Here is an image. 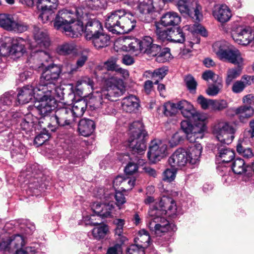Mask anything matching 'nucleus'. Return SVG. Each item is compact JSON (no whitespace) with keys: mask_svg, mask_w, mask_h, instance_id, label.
I'll return each mask as SVG.
<instances>
[{"mask_svg":"<svg viewBox=\"0 0 254 254\" xmlns=\"http://www.w3.org/2000/svg\"><path fill=\"white\" fill-rule=\"evenodd\" d=\"M183 140V138L179 132H176L172 136L169 141L172 147L176 146L179 144Z\"/></svg>","mask_w":254,"mask_h":254,"instance_id":"obj_64","label":"nucleus"},{"mask_svg":"<svg viewBox=\"0 0 254 254\" xmlns=\"http://www.w3.org/2000/svg\"><path fill=\"white\" fill-rule=\"evenodd\" d=\"M39 88L38 84L36 87L31 85L23 86L19 89L17 95V103L24 104L30 102L33 98L36 99V94L38 93Z\"/></svg>","mask_w":254,"mask_h":254,"instance_id":"obj_20","label":"nucleus"},{"mask_svg":"<svg viewBox=\"0 0 254 254\" xmlns=\"http://www.w3.org/2000/svg\"><path fill=\"white\" fill-rule=\"evenodd\" d=\"M168 70L165 67H161L155 69L153 71V79L154 83L158 84L160 80H161L167 74Z\"/></svg>","mask_w":254,"mask_h":254,"instance_id":"obj_50","label":"nucleus"},{"mask_svg":"<svg viewBox=\"0 0 254 254\" xmlns=\"http://www.w3.org/2000/svg\"><path fill=\"white\" fill-rule=\"evenodd\" d=\"M177 169V168L173 167L172 169H167L163 173V180L168 182L173 181L176 177Z\"/></svg>","mask_w":254,"mask_h":254,"instance_id":"obj_54","label":"nucleus"},{"mask_svg":"<svg viewBox=\"0 0 254 254\" xmlns=\"http://www.w3.org/2000/svg\"><path fill=\"white\" fill-rule=\"evenodd\" d=\"M243 66V65H237V67L228 69L225 80V83L227 86L230 85L234 79L241 74Z\"/></svg>","mask_w":254,"mask_h":254,"instance_id":"obj_38","label":"nucleus"},{"mask_svg":"<svg viewBox=\"0 0 254 254\" xmlns=\"http://www.w3.org/2000/svg\"><path fill=\"white\" fill-rule=\"evenodd\" d=\"M181 18L175 11H168L163 14L160 19V23L165 27L176 26L180 23Z\"/></svg>","mask_w":254,"mask_h":254,"instance_id":"obj_26","label":"nucleus"},{"mask_svg":"<svg viewBox=\"0 0 254 254\" xmlns=\"http://www.w3.org/2000/svg\"><path fill=\"white\" fill-rule=\"evenodd\" d=\"M171 54L169 48H164L154 56H156V61L159 63H165L168 61L170 57Z\"/></svg>","mask_w":254,"mask_h":254,"instance_id":"obj_49","label":"nucleus"},{"mask_svg":"<svg viewBox=\"0 0 254 254\" xmlns=\"http://www.w3.org/2000/svg\"><path fill=\"white\" fill-rule=\"evenodd\" d=\"M245 141L244 140L242 143H238L237 146V151L238 153L243 156L245 158H251L254 154L252 149L249 147H245L244 146Z\"/></svg>","mask_w":254,"mask_h":254,"instance_id":"obj_46","label":"nucleus"},{"mask_svg":"<svg viewBox=\"0 0 254 254\" xmlns=\"http://www.w3.org/2000/svg\"><path fill=\"white\" fill-rule=\"evenodd\" d=\"M109 231L107 225L101 224L97 225L92 231L93 238L97 240L103 239Z\"/></svg>","mask_w":254,"mask_h":254,"instance_id":"obj_40","label":"nucleus"},{"mask_svg":"<svg viewBox=\"0 0 254 254\" xmlns=\"http://www.w3.org/2000/svg\"><path fill=\"white\" fill-rule=\"evenodd\" d=\"M58 0H38L37 7L42 11L39 18L43 21L50 20V16L52 14V10L55 8Z\"/></svg>","mask_w":254,"mask_h":254,"instance_id":"obj_21","label":"nucleus"},{"mask_svg":"<svg viewBox=\"0 0 254 254\" xmlns=\"http://www.w3.org/2000/svg\"><path fill=\"white\" fill-rule=\"evenodd\" d=\"M75 49V45L73 43H65L60 45L57 51L60 55H66L71 53Z\"/></svg>","mask_w":254,"mask_h":254,"instance_id":"obj_47","label":"nucleus"},{"mask_svg":"<svg viewBox=\"0 0 254 254\" xmlns=\"http://www.w3.org/2000/svg\"><path fill=\"white\" fill-rule=\"evenodd\" d=\"M173 2L180 12L184 16H189L197 21L202 17V7L197 0H164Z\"/></svg>","mask_w":254,"mask_h":254,"instance_id":"obj_11","label":"nucleus"},{"mask_svg":"<svg viewBox=\"0 0 254 254\" xmlns=\"http://www.w3.org/2000/svg\"><path fill=\"white\" fill-rule=\"evenodd\" d=\"M13 138V135L12 133H9L5 136H1L0 146L3 147L5 149H11V157L16 161H20L26 154V148L22 145H14Z\"/></svg>","mask_w":254,"mask_h":254,"instance_id":"obj_12","label":"nucleus"},{"mask_svg":"<svg viewBox=\"0 0 254 254\" xmlns=\"http://www.w3.org/2000/svg\"><path fill=\"white\" fill-rule=\"evenodd\" d=\"M185 81L187 88L190 92L194 93L195 92L197 82L194 77L191 75H189L186 76Z\"/></svg>","mask_w":254,"mask_h":254,"instance_id":"obj_55","label":"nucleus"},{"mask_svg":"<svg viewBox=\"0 0 254 254\" xmlns=\"http://www.w3.org/2000/svg\"><path fill=\"white\" fill-rule=\"evenodd\" d=\"M15 16L7 14H0V27L7 31H11Z\"/></svg>","mask_w":254,"mask_h":254,"instance_id":"obj_41","label":"nucleus"},{"mask_svg":"<svg viewBox=\"0 0 254 254\" xmlns=\"http://www.w3.org/2000/svg\"><path fill=\"white\" fill-rule=\"evenodd\" d=\"M202 77L204 80L208 81L211 80L213 82H217L220 79L218 75L210 70L204 71L202 74Z\"/></svg>","mask_w":254,"mask_h":254,"instance_id":"obj_57","label":"nucleus"},{"mask_svg":"<svg viewBox=\"0 0 254 254\" xmlns=\"http://www.w3.org/2000/svg\"><path fill=\"white\" fill-rule=\"evenodd\" d=\"M138 3V9L139 12L147 16V19L145 20L146 22H150L152 18L150 15V13L154 10L155 6L154 4V1L153 0H139L136 2ZM135 2L133 5H134Z\"/></svg>","mask_w":254,"mask_h":254,"instance_id":"obj_27","label":"nucleus"},{"mask_svg":"<svg viewBox=\"0 0 254 254\" xmlns=\"http://www.w3.org/2000/svg\"><path fill=\"white\" fill-rule=\"evenodd\" d=\"M228 106L227 102L225 100H213L212 109L215 110H222Z\"/></svg>","mask_w":254,"mask_h":254,"instance_id":"obj_61","label":"nucleus"},{"mask_svg":"<svg viewBox=\"0 0 254 254\" xmlns=\"http://www.w3.org/2000/svg\"><path fill=\"white\" fill-rule=\"evenodd\" d=\"M247 166L244 160L241 158L235 159L232 164V169L235 174H242L247 171Z\"/></svg>","mask_w":254,"mask_h":254,"instance_id":"obj_42","label":"nucleus"},{"mask_svg":"<svg viewBox=\"0 0 254 254\" xmlns=\"http://www.w3.org/2000/svg\"><path fill=\"white\" fill-rule=\"evenodd\" d=\"M140 41V51L151 55H156L160 51V46L153 44V39L150 36H144Z\"/></svg>","mask_w":254,"mask_h":254,"instance_id":"obj_22","label":"nucleus"},{"mask_svg":"<svg viewBox=\"0 0 254 254\" xmlns=\"http://www.w3.org/2000/svg\"><path fill=\"white\" fill-rule=\"evenodd\" d=\"M170 42L177 43H183L186 39L185 34L180 27L170 30Z\"/></svg>","mask_w":254,"mask_h":254,"instance_id":"obj_37","label":"nucleus"},{"mask_svg":"<svg viewBox=\"0 0 254 254\" xmlns=\"http://www.w3.org/2000/svg\"><path fill=\"white\" fill-rule=\"evenodd\" d=\"M189 154L186 149L180 148L176 150L168 159L169 164L173 168H181L190 163Z\"/></svg>","mask_w":254,"mask_h":254,"instance_id":"obj_19","label":"nucleus"},{"mask_svg":"<svg viewBox=\"0 0 254 254\" xmlns=\"http://www.w3.org/2000/svg\"><path fill=\"white\" fill-rule=\"evenodd\" d=\"M213 14L214 17L221 23L228 21L232 16L230 9L225 4L216 7Z\"/></svg>","mask_w":254,"mask_h":254,"instance_id":"obj_25","label":"nucleus"},{"mask_svg":"<svg viewBox=\"0 0 254 254\" xmlns=\"http://www.w3.org/2000/svg\"><path fill=\"white\" fill-rule=\"evenodd\" d=\"M218 155L216 158L218 161L224 163H229L235 158L234 151L223 145L217 144Z\"/></svg>","mask_w":254,"mask_h":254,"instance_id":"obj_23","label":"nucleus"},{"mask_svg":"<svg viewBox=\"0 0 254 254\" xmlns=\"http://www.w3.org/2000/svg\"><path fill=\"white\" fill-rule=\"evenodd\" d=\"M197 122H194V125L192 126L189 121H183L181 123V129L186 134L192 131L196 125H199V123Z\"/></svg>","mask_w":254,"mask_h":254,"instance_id":"obj_58","label":"nucleus"},{"mask_svg":"<svg viewBox=\"0 0 254 254\" xmlns=\"http://www.w3.org/2000/svg\"><path fill=\"white\" fill-rule=\"evenodd\" d=\"M50 138V134L46 130H43V131L38 134L34 139V143L37 146L42 145L46 141Z\"/></svg>","mask_w":254,"mask_h":254,"instance_id":"obj_53","label":"nucleus"},{"mask_svg":"<svg viewBox=\"0 0 254 254\" xmlns=\"http://www.w3.org/2000/svg\"><path fill=\"white\" fill-rule=\"evenodd\" d=\"M35 122L34 117L33 115L28 114L22 118L19 123L22 130L29 131L34 127Z\"/></svg>","mask_w":254,"mask_h":254,"instance_id":"obj_39","label":"nucleus"},{"mask_svg":"<svg viewBox=\"0 0 254 254\" xmlns=\"http://www.w3.org/2000/svg\"><path fill=\"white\" fill-rule=\"evenodd\" d=\"M117 58L111 57L105 63V65L108 70L116 71L119 66L117 64Z\"/></svg>","mask_w":254,"mask_h":254,"instance_id":"obj_60","label":"nucleus"},{"mask_svg":"<svg viewBox=\"0 0 254 254\" xmlns=\"http://www.w3.org/2000/svg\"><path fill=\"white\" fill-rule=\"evenodd\" d=\"M135 17L124 9H117L105 17V27L113 34L128 33L136 26Z\"/></svg>","mask_w":254,"mask_h":254,"instance_id":"obj_3","label":"nucleus"},{"mask_svg":"<svg viewBox=\"0 0 254 254\" xmlns=\"http://www.w3.org/2000/svg\"><path fill=\"white\" fill-rule=\"evenodd\" d=\"M232 36L235 42L242 45H248L253 39L252 29L249 26L237 27L233 31Z\"/></svg>","mask_w":254,"mask_h":254,"instance_id":"obj_18","label":"nucleus"},{"mask_svg":"<svg viewBox=\"0 0 254 254\" xmlns=\"http://www.w3.org/2000/svg\"><path fill=\"white\" fill-rule=\"evenodd\" d=\"M127 254H145L144 250L137 245H132L127 248Z\"/></svg>","mask_w":254,"mask_h":254,"instance_id":"obj_63","label":"nucleus"},{"mask_svg":"<svg viewBox=\"0 0 254 254\" xmlns=\"http://www.w3.org/2000/svg\"><path fill=\"white\" fill-rule=\"evenodd\" d=\"M6 243L5 248L13 251L23 248L25 245V241L23 236L16 234L10 237Z\"/></svg>","mask_w":254,"mask_h":254,"instance_id":"obj_31","label":"nucleus"},{"mask_svg":"<svg viewBox=\"0 0 254 254\" xmlns=\"http://www.w3.org/2000/svg\"><path fill=\"white\" fill-rule=\"evenodd\" d=\"M43 93H40L39 90L38 93L36 94V100L38 102L35 103L34 111L44 117H47L49 119L51 116L49 114L54 110L56 106V101L54 97L55 93H47L46 91H42Z\"/></svg>","mask_w":254,"mask_h":254,"instance_id":"obj_10","label":"nucleus"},{"mask_svg":"<svg viewBox=\"0 0 254 254\" xmlns=\"http://www.w3.org/2000/svg\"><path fill=\"white\" fill-rule=\"evenodd\" d=\"M95 129V124L93 120L88 119H81L78 124V129L84 136L91 135Z\"/></svg>","mask_w":254,"mask_h":254,"instance_id":"obj_29","label":"nucleus"},{"mask_svg":"<svg viewBox=\"0 0 254 254\" xmlns=\"http://www.w3.org/2000/svg\"><path fill=\"white\" fill-rule=\"evenodd\" d=\"M114 209V206L112 203L102 204V207L99 216L102 218L111 217L112 216V214Z\"/></svg>","mask_w":254,"mask_h":254,"instance_id":"obj_52","label":"nucleus"},{"mask_svg":"<svg viewBox=\"0 0 254 254\" xmlns=\"http://www.w3.org/2000/svg\"><path fill=\"white\" fill-rule=\"evenodd\" d=\"M204 121L198 122L199 125H196L192 131L186 134L187 139L190 142H196L198 139H201L203 136V132L206 129Z\"/></svg>","mask_w":254,"mask_h":254,"instance_id":"obj_30","label":"nucleus"},{"mask_svg":"<svg viewBox=\"0 0 254 254\" xmlns=\"http://www.w3.org/2000/svg\"><path fill=\"white\" fill-rule=\"evenodd\" d=\"M30 66L33 69L37 70L42 68L43 69L41 76L39 82V90L40 93L41 91H46L47 93H55L58 90L56 83L59 79L60 75L62 72L61 65L56 64H50L44 67L43 63L38 62V59L33 61Z\"/></svg>","mask_w":254,"mask_h":254,"instance_id":"obj_4","label":"nucleus"},{"mask_svg":"<svg viewBox=\"0 0 254 254\" xmlns=\"http://www.w3.org/2000/svg\"><path fill=\"white\" fill-rule=\"evenodd\" d=\"M202 147L200 144H195L190 147L188 152V158L190 163L192 165L197 164L199 161V158L201 154Z\"/></svg>","mask_w":254,"mask_h":254,"instance_id":"obj_34","label":"nucleus"},{"mask_svg":"<svg viewBox=\"0 0 254 254\" xmlns=\"http://www.w3.org/2000/svg\"><path fill=\"white\" fill-rule=\"evenodd\" d=\"M114 197L116 199V204L117 206L119 208V209H121L122 205L127 201V199L125 195L122 192L118 191L116 192Z\"/></svg>","mask_w":254,"mask_h":254,"instance_id":"obj_62","label":"nucleus"},{"mask_svg":"<svg viewBox=\"0 0 254 254\" xmlns=\"http://www.w3.org/2000/svg\"><path fill=\"white\" fill-rule=\"evenodd\" d=\"M167 145L158 140H152L150 144L147 156L152 163H155L160 161L165 156Z\"/></svg>","mask_w":254,"mask_h":254,"instance_id":"obj_16","label":"nucleus"},{"mask_svg":"<svg viewBox=\"0 0 254 254\" xmlns=\"http://www.w3.org/2000/svg\"><path fill=\"white\" fill-rule=\"evenodd\" d=\"M150 237L148 232L144 229L140 230L137 236L135 238V245H137L139 248H144L147 247L150 243Z\"/></svg>","mask_w":254,"mask_h":254,"instance_id":"obj_36","label":"nucleus"},{"mask_svg":"<svg viewBox=\"0 0 254 254\" xmlns=\"http://www.w3.org/2000/svg\"><path fill=\"white\" fill-rule=\"evenodd\" d=\"M87 106V103L85 100L80 99L75 102L70 108L72 116L75 120L77 118H80L83 116Z\"/></svg>","mask_w":254,"mask_h":254,"instance_id":"obj_35","label":"nucleus"},{"mask_svg":"<svg viewBox=\"0 0 254 254\" xmlns=\"http://www.w3.org/2000/svg\"><path fill=\"white\" fill-rule=\"evenodd\" d=\"M155 27V33L158 39L162 41H170V30L163 29L159 27L157 24L154 25Z\"/></svg>","mask_w":254,"mask_h":254,"instance_id":"obj_44","label":"nucleus"},{"mask_svg":"<svg viewBox=\"0 0 254 254\" xmlns=\"http://www.w3.org/2000/svg\"><path fill=\"white\" fill-rule=\"evenodd\" d=\"M159 206L161 209L154 208L149 210L147 223L150 231L157 236H161L171 229L170 224L163 215L174 218L177 213L176 204L171 197L163 196Z\"/></svg>","mask_w":254,"mask_h":254,"instance_id":"obj_1","label":"nucleus"},{"mask_svg":"<svg viewBox=\"0 0 254 254\" xmlns=\"http://www.w3.org/2000/svg\"><path fill=\"white\" fill-rule=\"evenodd\" d=\"M213 52L221 60L237 65H244V59L237 48L226 41H217L212 46Z\"/></svg>","mask_w":254,"mask_h":254,"instance_id":"obj_7","label":"nucleus"},{"mask_svg":"<svg viewBox=\"0 0 254 254\" xmlns=\"http://www.w3.org/2000/svg\"><path fill=\"white\" fill-rule=\"evenodd\" d=\"M197 101L203 109L206 110L209 107L212 109L213 100L208 99L205 98L203 96L200 95L198 97Z\"/></svg>","mask_w":254,"mask_h":254,"instance_id":"obj_56","label":"nucleus"},{"mask_svg":"<svg viewBox=\"0 0 254 254\" xmlns=\"http://www.w3.org/2000/svg\"><path fill=\"white\" fill-rule=\"evenodd\" d=\"M6 42H11V46L7 45L5 43L0 47V53L1 54H5L6 53L9 52L12 54H23L26 52V45L27 42L23 38L18 37L15 39H11V38H7L5 39Z\"/></svg>","mask_w":254,"mask_h":254,"instance_id":"obj_14","label":"nucleus"},{"mask_svg":"<svg viewBox=\"0 0 254 254\" xmlns=\"http://www.w3.org/2000/svg\"><path fill=\"white\" fill-rule=\"evenodd\" d=\"M34 121H35L34 128L36 129L41 128L43 130H46V126L48 127V123H50V120L47 119V117L41 116L39 119L34 117Z\"/></svg>","mask_w":254,"mask_h":254,"instance_id":"obj_51","label":"nucleus"},{"mask_svg":"<svg viewBox=\"0 0 254 254\" xmlns=\"http://www.w3.org/2000/svg\"><path fill=\"white\" fill-rule=\"evenodd\" d=\"M122 80H116L111 78V81L107 82V86L100 91L93 92L87 102V105L95 110L101 107L105 100L114 101L115 97L123 94L124 86Z\"/></svg>","mask_w":254,"mask_h":254,"instance_id":"obj_5","label":"nucleus"},{"mask_svg":"<svg viewBox=\"0 0 254 254\" xmlns=\"http://www.w3.org/2000/svg\"><path fill=\"white\" fill-rule=\"evenodd\" d=\"M129 134L128 145L131 154L136 158L134 160H138L137 163L139 164L144 163L143 160L140 161L138 156L143 154L146 149L145 138L147 133L142 123L133 122L129 127Z\"/></svg>","mask_w":254,"mask_h":254,"instance_id":"obj_6","label":"nucleus"},{"mask_svg":"<svg viewBox=\"0 0 254 254\" xmlns=\"http://www.w3.org/2000/svg\"><path fill=\"white\" fill-rule=\"evenodd\" d=\"M15 98L16 95L13 92L5 93L0 97V125L1 127H4L1 123L4 121L6 117V111L13 105H17Z\"/></svg>","mask_w":254,"mask_h":254,"instance_id":"obj_17","label":"nucleus"},{"mask_svg":"<svg viewBox=\"0 0 254 254\" xmlns=\"http://www.w3.org/2000/svg\"><path fill=\"white\" fill-rule=\"evenodd\" d=\"M235 132V129L226 122L219 123L213 129V133L218 140L223 144H229L232 142Z\"/></svg>","mask_w":254,"mask_h":254,"instance_id":"obj_13","label":"nucleus"},{"mask_svg":"<svg viewBox=\"0 0 254 254\" xmlns=\"http://www.w3.org/2000/svg\"><path fill=\"white\" fill-rule=\"evenodd\" d=\"M215 84L209 86L206 90V93L210 96H216L222 90L223 85L221 82V79L218 80Z\"/></svg>","mask_w":254,"mask_h":254,"instance_id":"obj_48","label":"nucleus"},{"mask_svg":"<svg viewBox=\"0 0 254 254\" xmlns=\"http://www.w3.org/2000/svg\"><path fill=\"white\" fill-rule=\"evenodd\" d=\"M75 122L70 108L58 107L56 110L54 115L50 118V123H48V127L52 131H55L60 127H71Z\"/></svg>","mask_w":254,"mask_h":254,"instance_id":"obj_9","label":"nucleus"},{"mask_svg":"<svg viewBox=\"0 0 254 254\" xmlns=\"http://www.w3.org/2000/svg\"><path fill=\"white\" fill-rule=\"evenodd\" d=\"M27 24L19 19L16 16H15L11 31L17 33H22L27 30Z\"/></svg>","mask_w":254,"mask_h":254,"instance_id":"obj_43","label":"nucleus"},{"mask_svg":"<svg viewBox=\"0 0 254 254\" xmlns=\"http://www.w3.org/2000/svg\"><path fill=\"white\" fill-rule=\"evenodd\" d=\"M235 113L238 116L240 121L245 123L246 120L254 115V110L250 106H241L235 109Z\"/></svg>","mask_w":254,"mask_h":254,"instance_id":"obj_33","label":"nucleus"},{"mask_svg":"<svg viewBox=\"0 0 254 254\" xmlns=\"http://www.w3.org/2000/svg\"><path fill=\"white\" fill-rule=\"evenodd\" d=\"M122 106L123 109L126 112H134L139 106L138 99L134 95H129L123 99Z\"/></svg>","mask_w":254,"mask_h":254,"instance_id":"obj_32","label":"nucleus"},{"mask_svg":"<svg viewBox=\"0 0 254 254\" xmlns=\"http://www.w3.org/2000/svg\"><path fill=\"white\" fill-rule=\"evenodd\" d=\"M178 110V102L177 103L169 102L163 106V112L166 116H172L175 115Z\"/></svg>","mask_w":254,"mask_h":254,"instance_id":"obj_45","label":"nucleus"},{"mask_svg":"<svg viewBox=\"0 0 254 254\" xmlns=\"http://www.w3.org/2000/svg\"><path fill=\"white\" fill-rule=\"evenodd\" d=\"M33 32L35 41L33 44H29V47L32 50L38 47L41 50L36 49L34 52V55L30 57L28 61L31 63L33 61L37 60L39 58H43L44 60L47 61L50 56L46 52L43 51L42 50V48H47L50 45V40L47 32L44 29L35 27Z\"/></svg>","mask_w":254,"mask_h":254,"instance_id":"obj_8","label":"nucleus"},{"mask_svg":"<svg viewBox=\"0 0 254 254\" xmlns=\"http://www.w3.org/2000/svg\"><path fill=\"white\" fill-rule=\"evenodd\" d=\"M85 3V0L82 5L77 8L74 7L73 9H62L57 14L54 21V27L58 30H62L68 37L75 38L81 35L83 31L82 22L78 20L72 25L75 20L83 17L84 15H87V9H90Z\"/></svg>","mask_w":254,"mask_h":254,"instance_id":"obj_2","label":"nucleus"},{"mask_svg":"<svg viewBox=\"0 0 254 254\" xmlns=\"http://www.w3.org/2000/svg\"><path fill=\"white\" fill-rule=\"evenodd\" d=\"M179 110L182 115L193 122L204 121L206 116L196 111L192 105L186 100H182L178 102Z\"/></svg>","mask_w":254,"mask_h":254,"instance_id":"obj_15","label":"nucleus"},{"mask_svg":"<svg viewBox=\"0 0 254 254\" xmlns=\"http://www.w3.org/2000/svg\"><path fill=\"white\" fill-rule=\"evenodd\" d=\"M110 40V36L102 30L87 40L91 41L96 49H100L107 46L109 44Z\"/></svg>","mask_w":254,"mask_h":254,"instance_id":"obj_28","label":"nucleus"},{"mask_svg":"<svg viewBox=\"0 0 254 254\" xmlns=\"http://www.w3.org/2000/svg\"><path fill=\"white\" fill-rule=\"evenodd\" d=\"M61 67L62 69V72H63L64 73L73 74L77 71L74 64H72L70 63H64L62 66H61Z\"/></svg>","mask_w":254,"mask_h":254,"instance_id":"obj_59","label":"nucleus"},{"mask_svg":"<svg viewBox=\"0 0 254 254\" xmlns=\"http://www.w3.org/2000/svg\"><path fill=\"white\" fill-rule=\"evenodd\" d=\"M103 30L100 22L96 19H90L86 23L85 28L83 27V32L86 40L90 39L91 37Z\"/></svg>","mask_w":254,"mask_h":254,"instance_id":"obj_24","label":"nucleus"}]
</instances>
